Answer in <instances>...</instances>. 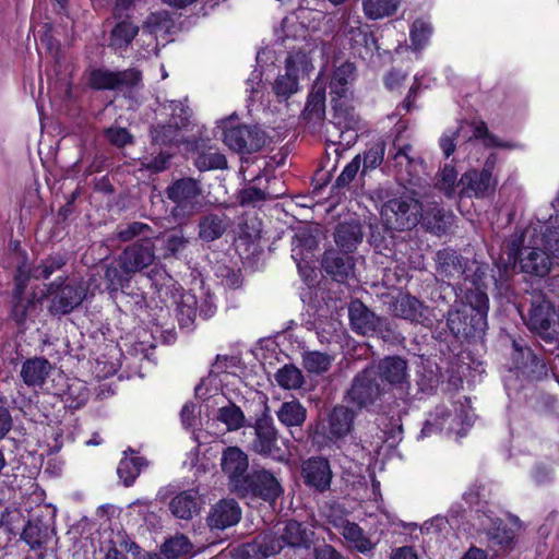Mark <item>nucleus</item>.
Instances as JSON below:
<instances>
[{
    "mask_svg": "<svg viewBox=\"0 0 559 559\" xmlns=\"http://www.w3.org/2000/svg\"><path fill=\"white\" fill-rule=\"evenodd\" d=\"M246 485L248 486L246 491L236 493L241 497L252 495L270 503L275 502L283 493V488L277 478L265 469L255 471L251 475H248Z\"/></svg>",
    "mask_w": 559,
    "mask_h": 559,
    "instance_id": "obj_17",
    "label": "nucleus"
},
{
    "mask_svg": "<svg viewBox=\"0 0 559 559\" xmlns=\"http://www.w3.org/2000/svg\"><path fill=\"white\" fill-rule=\"evenodd\" d=\"M155 260L156 255L152 242H136L126 248L120 254L119 265L121 271L127 276H130L150 267L154 264Z\"/></svg>",
    "mask_w": 559,
    "mask_h": 559,
    "instance_id": "obj_15",
    "label": "nucleus"
},
{
    "mask_svg": "<svg viewBox=\"0 0 559 559\" xmlns=\"http://www.w3.org/2000/svg\"><path fill=\"white\" fill-rule=\"evenodd\" d=\"M227 367V358L217 357L207 377L203 378L200 384L195 388V395L198 399L209 401L214 399L215 404H221L225 397L223 393L224 383H233L229 378L231 374L225 370ZM233 378H235L233 376Z\"/></svg>",
    "mask_w": 559,
    "mask_h": 559,
    "instance_id": "obj_14",
    "label": "nucleus"
},
{
    "mask_svg": "<svg viewBox=\"0 0 559 559\" xmlns=\"http://www.w3.org/2000/svg\"><path fill=\"white\" fill-rule=\"evenodd\" d=\"M312 533L304 528L300 523L289 521L283 528L280 538L266 535L241 545L234 549L233 559H266L278 554L284 545L292 547L307 546L311 542Z\"/></svg>",
    "mask_w": 559,
    "mask_h": 559,
    "instance_id": "obj_5",
    "label": "nucleus"
},
{
    "mask_svg": "<svg viewBox=\"0 0 559 559\" xmlns=\"http://www.w3.org/2000/svg\"><path fill=\"white\" fill-rule=\"evenodd\" d=\"M186 242L187 241L182 234L175 233L167 237L166 243H165V249L168 254H175L176 252H178L180 249H182L185 247Z\"/></svg>",
    "mask_w": 559,
    "mask_h": 559,
    "instance_id": "obj_60",
    "label": "nucleus"
},
{
    "mask_svg": "<svg viewBox=\"0 0 559 559\" xmlns=\"http://www.w3.org/2000/svg\"><path fill=\"white\" fill-rule=\"evenodd\" d=\"M222 469L227 475L230 490L243 492L248 489L246 478L249 467L248 455L237 447H229L224 450L221 459Z\"/></svg>",
    "mask_w": 559,
    "mask_h": 559,
    "instance_id": "obj_12",
    "label": "nucleus"
},
{
    "mask_svg": "<svg viewBox=\"0 0 559 559\" xmlns=\"http://www.w3.org/2000/svg\"><path fill=\"white\" fill-rule=\"evenodd\" d=\"M166 194L175 203L171 212L177 219L188 218L201 207L199 202L201 188L192 178L176 180L167 188Z\"/></svg>",
    "mask_w": 559,
    "mask_h": 559,
    "instance_id": "obj_9",
    "label": "nucleus"
},
{
    "mask_svg": "<svg viewBox=\"0 0 559 559\" xmlns=\"http://www.w3.org/2000/svg\"><path fill=\"white\" fill-rule=\"evenodd\" d=\"M361 166V156L356 155L350 163H348L343 171L340 174V176L336 179V182L338 186H347L349 185L354 178L356 177L358 170Z\"/></svg>",
    "mask_w": 559,
    "mask_h": 559,
    "instance_id": "obj_52",
    "label": "nucleus"
},
{
    "mask_svg": "<svg viewBox=\"0 0 559 559\" xmlns=\"http://www.w3.org/2000/svg\"><path fill=\"white\" fill-rule=\"evenodd\" d=\"M201 504L198 490L189 489L175 496L169 503V509L176 518L190 520L199 513Z\"/></svg>",
    "mask_w": 559,
    "mask_h": 559,
    "instance_id": "obj_28",
    "label": "nucleus"
},
{
    "mask_svg": "<svg viewBox=\"0 0 559 559\" xmlns=\"http://www.w3.org/2000/svg\"><path fill=\"white\" fill-rule=\"evenodd\" d=\"M283 33L282 41L287 47V43L293 40H306V27L296 22L293 16L285 17L282 22ZM316 45L305 41L298 49L292 47L285 61V73L280 74L273 82L272 90L278 99H287L298 92L299 81L309 76L313 70L312 53L316 51Z\"/></svg>",
    "mask_w": 559,
    "mask_h": 559,
    "instance_id": "obj_3",
    "label": "nucleus"
},
{
    "mask_svg": "<svg viewBox=\"0 0 559 559\" xmlns=\"http://www.w3.org/2000/svg\"><path fill=\"white\" fill-rule=\"evenodd\" d=\"M255 439L252 450L261 455H269L282 460L283 455L276 445V431L271 418L263 416L257 419L254 425Z\"/></svg>",
    "mask_w": 559,
    "mask_h": 559,
    "instance_id": "obj_20",
    "label": "nucleus"
},
{
    "mask_svg": "<svg viewBox=\"0 0 559 559\" xmlns=\"http://www.w3.org/2000/svg\"><path fill=\"white\" fill-rule=\"evenodd\" d=\"M554 319L551 304L543 295L535 296L528 312L527 325L538 334H546Z\"/></svg>",
    "mask_w": 559,
    "mask_h": 559,
    "instance_id": "obj_26",
    "label": "nucleus"
},
{
    "mask_svg": "<svg viewBox=\"0 0 559 559\" xmlns=\"http://www.w3.org/2000/svg\"><path fill=\"white\" fill-rule=\"evenodd\" d=\"M406 76L407 74L405 72L393 70L385 76L384 84L388 90L397 91L402 86Z\"/></svg>",
    "mask_w": 559,
    "mask_h": 559,
    "instance_id": "obj_61",
    "label": "nucleus"
},
{
    "mask_svg": "<svg viewBox=\"0 0 559 559\" xmlns=\"http://www.w3.org/2000/svg\"><path fill=\"white\" fill-rule=\"evenodd\" d=\"M376 374L388 384L403 389L408 384L407 364L400 357H386L378 366Z\"/></svg>",
    "mask_w": 559,
    "mask_h": 559,
    "instance_id": "obj_24",
    "label": "nucleus"
},
{
    "mask_svg": "<svg viewBox=\"0 0 559 559\" xmlns=\"http://www.w3.org/2000/svg\"><path fill=\"white\" fill-rule=\"evenodd\" d=\"M275 380L281 388L295 390L302 385L304 376L297 367L285 365L275 373Z\"/></svg>",
    "mask_w": 559,
    "mask_h": 559,
    "instance_id": "obj_44",
    "label": "nucleus"
},
{
    "mask_svg": "<svg viewBox=\"0 0 559 559\" xmlns=\"http://www.w3.org/2000/svg\"><path fill=\"white\" fill-rule=\"evenodd\" d=\"M22 524V514L19 510L7 511L0 518V546H4L16 536Z\"/></svg>",
    "mask_w": 559,
    "mask_h": 559,
    "instance_id": "obj_42",
    "label": "nucleus"
},
{
    "mask_svg": "<svg viewBox=\"0 0 559 559\" xmlns=\"http://www.w3.org/2000/svg\"><path fill=\"white\" fill-rule=\"evenodd\" d=\"M148 226L143 223L134 222L126 227H122L118 230V237L122 241H128L134 238L135 236H139L141 234H144L145 230H148Z\"/></svg>",
    "mask_w": 559,
    "mask_h": 559,
    "instance_id": "obj_55",
    "label": "nucleus"
},
{
    "mask_svg": "<svg viewBox=\"0 0 559 559\" xmlns=\"http://www.w3.org/2000/svg\"><path fill=\"white\" fill-rule=\"evenodd\" d=\"M88 81L90 85L96 90L134 87L140 83L141 74L134 69L123 72L96 69L91 72Z\"/></svg>",
    "mask_w": 559,
    "mask_h": 559,
    "instance_id": "obj_19",
    "label": "nucleus"
},
{
    "mask_svg": "<svg viewBox=\"0 0 559 559\" xmlns=\"http://www.w3.org/2000/svg\"><path fill=\"white\" fill-rule=\"evenodd\" d=\"M432 32V25L428 20H415L409 28L411 48L414 51L424 49L428 45Z\"/></svg>",
    "mask_w": 559,
    "mask_h": 559,
    "instance_id": "obj_40",
    "label": "nucleus"
},
{
    "mask_svg": "<svg viewBox=\"0 0 559 559\" xmlns=\"http://www.w3.org/2000/svg\"><path fill=\"white\" fill-rule=\"evenodd\" d=\"M223 131L224 143L233 151L252 153L260 150L264 143V134L257 128L236 126L230 117L218 126Z\"/></svg>",
    "mask_w": 559,
    "mask_h": 559,
    "instance_id": "obj_10",
    "label": "nucleus"
},
{
    "mask_svg": "<svg viewBox=\"0 0 559 559\" xmlns=\"http://www.w3.org/2000/svg\"><path fill=\"white\" fill-rule=\"evenodd\" d=\"M469 134V139H483L485 145L497 146L503 148H516L518 145L509 142L498 140L496 136L488 133L487 126L483 121L464 122L461 123L455 130L445 131L439 140V145L445 157H449L456 147V138L461 134Z\"/></svg>",
    "mask_w": 559,
    "mask_h": 559,
    "instance_id": "obj_11",
    "label": "nucleus"
},
{
    "mask_svg": "<svg viewBox=\"0 0 559 559\" xmlns=\"http://www.w3.org/2000/svg\"><path fill=\"white\" fill-rule=\"evenodd\" d=\"M333 361V358L320 352H307L302 356L304 367L312 373L325 372Z\"/></svg>",
    "mask_w": 559,
    "mask_h": 559,
    "instance_id": "obj_48",
    "label": "nucleus"
},
{
    "mask_svg": "<svg viewBox=\"0 0 559 559\" xmlns=\"http://www.w3.org/2000/svg\"><path fill=\"white\" fill-rule=\"evenodd\" d=\"M361 238L360 227L356 223L340 224L335 233V242L345 252L354 250Z\"/></svg>",
    "mask_w": 559,
    "mask_h": 559,
    "instance_id": "obj_38",
    "label": "nucleus"
},
{
    "mask_svg": "<svg viewBox=\"0 0 559 559\" xmlns=\"http://www.w3.org/2000/svg\"><path fill=\"white\" fill-rule=\"evenodd\" d=\"M499 157L496 153L489 154L481 170L469 169L465 171L460 180L461 190L459 193L466 197L487 198L495 193L498 186L497 166Z\"/></svg>",
    "mask_w": 559,
    "mask_h": 559,
    "instance_id": "obj_7",
    "label": "nucleus"
},
{
    "mask_svg": "<svg viewBox=\"0 0 559 559\" xmlns=\"http://www.w3.org/2000/svg\"><path fill=\"white\" fill-rule=\"evenodd\" d=\"M138 26L131 22L123 21L111 31L110 45L115 48L128 46L138 34Z\"/></svg>",
    "mask_w": 559,
    "mask_h": 559,
    "instance_id": "obj_46",
    "label": "nucleus"
},
{
    "mask_svg": "<svg viewBox=\"0 0 559 559\" xmlns=\"http://www.w3.org/2000/svg\"><path fill=\"white\" fill-rule=\"evenodd\" d=\"M437 186L440 190H442L448 197H452L455 194L456 189L461 190L457 180V171L451 165H445L438 179Z\"/></svg>",
    "mask_w": 559,
    "mask_h": 559,
    "instance_id": "obj_50",
    "label": "nucleus"
},
{
    "mask_svg": "<svg viewBox=\"0 0 559 559\" xmlns=\"http://www.w3.org/2000/svg\"><path fill=\"white\" fill-rule=\"evenodd\" d=\"M479 521L490 547L498 551L511 545L514 539V532L502 525L499 519H493L487 514H483L479 516Z\"/></svg>",
    "mask_w": 559,
    "mask_h": 559,
    "instance_id": "obj_25",
    "label": "nucleus"
},
{
    "mask_svg": "<svg viewBox=\"0 0 559 559\" xmlns=\"http://www.w3.org/2000/svg\"><path fill=\"white\" fill-rule=\"evenodd\" d=\"M471 426L472 416L467 413L463 411L457 413L456 407L455 412L452 413L448 407L439 406L427 417L420 437H428L437 432L463 437Z\"/></svg>",
    "mask_w": 559,
    "mask_h": 559,
    "instance_id": "obj_8",
    "label": "nucleus"
},
{
    "mask_svg": "<svg viewBox=\"0 0 559 559\" xmlns=\"http://www.w3.org/2000/svg\"><path fill=\"white\" fill-rule=\"evenodd\" d=\"M374 369L367 368L355 378L347 394L353 404L358 407H366L373 404L384 392V388L374 382Z\"/></svg>",
    "mask_w": 559,
    "mask_h": 559,
    "instance_id": "obj_16",
    "label": "nucleus"
},
{
    "mask_svg": "<svg viewBox=\"0 0 559 559\" xmlns=\"http://www.w3.org/2000/svg\"><path fill=\"white\" fill-rule=\"evenodd\" d=\"M324 270L333 275L337 281H343L353 274L354 262L353 258L348 254L338 255L330 251L325 254L323 260Z\"/></svg>",
    "mask_w": 559,
    "mask_h": 559,
    "instance_id": "obj_33",
    "label": "nucleus"
},
{
    "mask_svg": "<svg viewBox=\"0 0 559 559\" xmlns=\"http://www.w3.org/2000/svg\"><path fill=\"white\" fill-rule=\"evenodd\" d=\"M192 546L183 535L175 536L164 543L159 554H150L146 559H185L191 554Z\"/></svg>",
    "mask_w": 559,
    "mask_h": 559,
    "instance_id": "obj_32",
    "label": "nucleus"
},
{
    "mask_svg": "<svg viewBox=\"0 0 559 559\" xmlns=\"http://www.w3.org/2000/svg\"><path fill=\"white\" fill-rule=\"evenodd\" d=\"M355 67L350 62H344L333 72L331 87L332 118L326 124V139L337 145L336 151L348 150L358 139L361 129L359 117L352 105L353 96L349 84L354 80Z\"/></svg>",
    "mask_w": 559,
    "mask_h": 559,
    "instance_id": "obj_2",
    "label": "nucleus"
},
{
    "mask_svg": "<svg viewBox=\"0 0 559 559\" xmlns=\"http://www.w3.org/2000/svg\"><path fill=\"white\" fill-rule=\"evenodd\" d=\"M195 166L202 171L210 169H223L227 166V160L223 154L210 148L207 152L199 154L195 159Z\"/></svg>",
    "mask_w": 559,
    "mask_h": 559,
    "instance_id": "obj_49",
    "label": "nucleus"
},
{
    "mask_svg": "<svg viewBox=\"0 0 559 559\" xmlns=\"http://www.w3.org/2000/svg\"><path fill=\"white\" fill-rule=\"evenodd\" d=\"M392 313L411 322L425 323L429 320V309L416 297L400 294L391 304Z\"/></svg>",
    "mask_w": 559,
    "mask_h": 559,
    "instance_id": "obj_21",
    "label": "nucleus"
},
{
    "mask_svg": "<svg viewBox=\"0 0 559 559\" xmlns=\"http://www.w3.org/2000/svg\"><path fill=\"white\" fill-rule=\"evenodd\" d=\"M391 559H418V557L412 547L404 546V547L397 548L393 552Z\"/></svg>",
    "mask_w": 559,
    "mask_h": 559,
    "instance_id": "obj_64",
    "label": "nucleus"
},
{
    "mask_svg": "<svg viewBox=\"0 0 559 559\" xmlns=\"http://www.w3.org/2000/svg\"><path fill=\"white\" fill-rule=\"evenodd\" d=\"M449 521L443 516H435L429 521H426L421 527L423 532L427 534H438L447 530Z\"/></svg>",
    "mask_w": 559,
    "mask_h": 559,
    "instance_id": "obj_57",
    "label": "nucleus"
},
{
    "mask_svg": "<svg viewBox=\"0 0 559 559\" xmlns=\"http://www.w3.org/2000/svg\"><path fill=\"white\" fill-rule=\"evenodd\" d=\"M401 0H361L362 12L369 20H381L396 13Z\"/></svg>",
    "mask_w": 559,
    "mask_h": 559,
    "instance_id": "obj_35",
    "label": "nucleus"
},
{
    "mask_svg": "<svg viewBox=\"0 0 559 559\" xmlns=\"http://www.w3.org/2000/svg\"><path fill=\"white\" fill-rule=\"evenodd\" d=\"M108 141L117 146H123L131 141V135L127 129L112 127L106 131Z\"/></svg>",
    "mask_w": 559,
    "mask_h": 559,
    "instance_id": "obj_56",
    "label": "nucleus"
},
{
    "mask_svg": "<svg viewBox=\"0 0 559 559\" xmlns=\"http://www.w3.org/2000/svg\"><path fill=\"white\" fill-rule=\"evenodd\" d=\"M354 414L345 406L335 407L329 417L330 435L334 438L346 436L353 427Z\"/></svg>",
    "mask_w": 559,
    "mask_h": 559,
    "instance_id": "obj_37",
    "label": "nucleus"
},
{
    "mask_svg": "<svg viewBox=\"0 0 559 559\" xmlns=\"http://www.w3.org/2000/svg\"><path fill=\"white\" fill-rule=\"evenodd\" d=\"M227 225L224 214H209L199 223V236L204 241H213L224 234Z\"/></svg>",
    "mask_w": 559,
    "mask_h": 559,
    "instance_id": "obj_36",
    "label": "nucleus"
},
{
    "mask_svg": "<svg viewBox=\"0 0 559 559\" xmlns=\"http://www.w3.org/2000/svg\"><path fill=\"white\" fill-rule=\"evenodd\" d=\"M556 215L549 222L530 224L507 247L509 262L519 260L520 269L531 276L544 277L551 269L547 250L559 258V191L552 203Z\"/></svg>",
    "mask_w": 559,
    "mask_h": 559,
    "instance_id": "obj_1",
    "label": "nucleus"
},
{
    "mask_svg": "<svg viewBox=\"0 0 559 559\" xmlns=\"http://www.w3.org/2000/svg\"><path fill=\"white\" fill-rule=\"evenodd\" d=\"M302 477L307 485L323 491L330 487L332 472L325 459L311 457L301 466Z\"/></svg>",
    "mask_w": 559,
    "mask_h": 559,
    "instance_id": "obj_23",
    "label": "nucleus"
},
{
    "mask_svg": "<svg viewBox=\"0 0 559 559\" xmlns=\"http://www.w3.org/2000/svg\"><path fill=\"white\" fill-rule=\"evenodd\" d=\"M51 369L52 366L46 358L33 357L23 362L20 374L27 386L37 388L46 382Z\"/></svg>",
    "mask_w": 559,
    "mask_h": 559,
    "instance_id": "obj_27",
    "label": "nucleus"
},
{
    "mask_svg": "<svg viewBox=\"0 0 559 559\" xmlns=\"http://www.w3.org/2000/svg\"><path fill=\"white\" fill-rule=\"evenodd\" d=\"M197 407L194 404H186L180 413L181 421L186 427H192L195 419Z\"/></svg>",
    "mask_w": 559,
    "mask_h": 559,
    "instance_id": "obj_63",
    "label": "nucleus"
},
{
    "mask_svg": "<svg viewBox=\"0 0 559 559\" xmlns=\"http://www.w3.org/2000/svg\"><path fill=\"white\" fill-rule=\"evenodd\" d=\"M217 419L225 424L228 430H237L245 424V415L240 407L229 403L228 405L221 406L218 409Z\"/></svg>",
    "mask_w": 559,
    "mask_h": 559,
    "instance_id": "obj_47",
    "label": "nucleus"
},
{
    "mask_svg": "<svg viewBox=\"0 0 559 559\" xmlns=\"http://www.w3.org/2000/svg\"><path fill=\"white\" fill-rule=\"evenodd\" d=\"M448 218L437 205L424 210L417 200L409 197L394 198L381 207L382 223L391 230L408 229L423 221L427 229L438 234L444 229Z\"/></svg>",
    "mask_w": 559,
    "mask_h": 559,
    "instance_id": "obj_4",
    "label": "nucleus"
},
{
    "mask_svg": "<svg viewBox=\"0 0 559 559\" xmlns=\"http://www.w3.org/2000/svg\"><path fill=\"white\" fill-rule=\"evenodd\" d=\"M171 114V123L163 126L153 131V139L160 143H175L179 144L183 141V136L179 138L178 132L181 131L189 119V108L181 100H171L168 105Z\"/></svg>",
    "mask_w": 559,
    "mask_h": 559,
    "instance_id": "obj_18",
    "label": "nucleus"
},
{
    "mask_svg": "<svg viewBox=\"0 0 559 559\" xmlns=\"http://www.w3.org/2000/svg\"><path fill=\"white\" fill-rule=\"evenodd\" d=\"M82 293L73 286L61 287L53 296L50 311L55 314H67L82 301Z\"/></svg>",
    "mask_w": 559,
    "mask_h": 559,
    "instance_id": "obj_31",
    "label": "nucleus"
},
{
    "mask_svg": "<svg viewBox=\"0 0 559 559\" xmlns=\"http://www.w3.org/2000/svg\"><path fill=\"white\" fill-rule=\"evenodd\" d=\"M88 389L86 383L78 378H71L67 381V388L60 393L66 407L76 409L88 400Z\"/></svg>",
    "mask_w": 559,
    "mask_h": 559,
    "instance_id": "obj_34",
    "label": "nucleus"
},
{
    "mask_svg": "<svg viewBox=\"0 0 559 559\" xmlns=\"http://www.w3.org/2000/svg\"><path fill=\"white\" fill-rule=\"evenodd\" d=\"M267 61H273V51L269 48H263L257 53V63L260 68L254 69L250 76L247 80V93H249V98L255 100L261 92L262 87V70L261 68Z\"/></svg>",
    "mask_w": 559,
    "mask_h": 559,
    "instance_id": "obj_39",
    "label": "nucleus"
},
{
    "mask_svg": "<svg viewBox=\"0 0 559 559\" xmlns=\"http://www.w3.org/2000/svg\"><path fill=\"white\" fill-rule=\"evenodd\" d=\"M41 527L38 524L32 522H28L22 532V538L32 548H36L41 544Z\"/></svg>",
    "mask_w": 559,
    "mask_h": 559,
    "instance_id": "obj_53",
    "label": "nucleus"
},
{
    "mask_svg": "<svg viewBox=\"0 0 559 559\" xmlns=\"http://www.w3.org/2000/svg\"><path fill=\"white\" fill-rule=\"evenodd\" d=\"M62 263L61 260H47L34 271V276L37 278H48L57 269L61 267Z\"/></svg>",
    "mask_w": 559,
    "mask_h": 559,
    "instance_id": "obj_59",
    "label": "nucleus"
},
{
    "mask_svg": "<svg viewBox=\"0 0 559 559\" xmlns=\"http://www.w3.org/2000/svg\"><path fill=\"white\" fill-rule=\"evenodd\" d=\"M331 523L343 535L346 542L360 552H368L373 549V543L365 536L362 530L353 522L345 519H334Z\"/></svg>",
    "mask_w": 559,
    "mask_h": 559,
    "instance_id": "obj_29",
    "label": "nucleus"
},
{
    "mask_svg": "<svg viewBox=\"0 0 559 559\" xmlns=\"http://www.w3.org/2000/svg\"><path fill=\"white\" fill-rule=\"evenodd\" d=\"M488 308L486 293L476 288L466 294L465 302L449 312L448 325L455 335L483 333L487 326Z\"/></svg>",
    "mask_w": 559,
    "mask_h": 559,
    "instance_id": "obj_6",
    "label": "nucleus"
},
{
    "mask_svg": "<svg viewBox=\"0 0 559 559\" xmlns=\"http://www.w3.org/2000/svg\"><path fill=\"white\" fill-rule=\"evenodd\" d=\"M384 143L377 142L370 146L368 151H366L364 154L362 173H366L369 169H374L382 163L384 157Z\"/></svg>",
    "mask_w": 559,
    "mask_h": 559,
    "instance_id": "obj_51",
    "label": "nucleus"
},
{
    "mask_svg": "<svg viewBox=\"0 0 559 559\" xmlns=\"http://www.w3.org/2000/svg\"><path fill=\"white\" fill-rule=\"evenodd\" d=\"M438 382V377L433 373L432 370L420 374L417 380L419 391L425 394L430 393L437 386Z\"/></svg>",
    "mask_w": 559,
    "mask_h": 559,
    "instance_id": "obj_58",
    "label": "nucleus"
},
{
    "mask_svg": "<svg viewBox=\"0 0 559 559\" xmlns=\"http://www.w3.org/2000/svg\"><path fill=\"white\" fill-rule=\"evenodd\" d=\"M36 302L34 298L23 297V287L19 283L14 292V302L12 307V318L17 323H23L35 310Z\"/></svg>",
    "mask_w": 559,
    "mask_h": 559,
    "instance_id": "obj_43",
    "label": "nucleus"
},
{
    "mask_svg": "<svg viewBox=\"0 0 559 559\" xmlns=\"http://www.w3.org/2000/svg\"><path fill=\"white\" fill-rule=\"evenodd\" d=\"M325 114V82L320 72L308 96L304 117L308 121H320Z\"/></svg>",
    "mask_w": 559,
    "mask_h": 559,
    "instance_id": "obj_30",
    "label": "nucleus"
},
{
    "mask_svg": "<svg viewBox=\"0 0 559 559\" xmlns=\"http://www.w3.org/2000/svg\"><path fill=\"white\" fill-rule=\"evenodd\" d=\"M350 325L354 331L361 335L379 333L383 338L390 337L391 330L389 323L374 316L359 300H353L348 307Z\"/></svg>",
    "mask_w": 559,
    "mask_h": 559,
    "instance_id": "obj_13",
    "label": "nucleus"
},
{
    "mask_svg": "<svg viewBox=\"0 0 559 559\" xmlns=\"http://www.w3.org/2000/svg\"><path fill=\"white\" fill-rule=\"evenodd\" d=\"M143 465V459L139 456H124L118 465V476L126 486H130L139 476Z\"/></svg>",
    "mask_w": 559,
    "mask_h": 559,
    "instance_id": "obj_45",
    "label": "nucleus"
},
{
    "mask_svg": "<svg viewBox=\"0 0 559 559\" xmlns=\"http://www.w3.org/2000/svg\"><path fill=\"white\" fill-rule=\"evenodd\" d=\"M168 24V14L166 12L152 13L144 23V28L150 34H155Z\"/></svg>",
    "mask_w": 559,
    "mask_h": 559,
    "instance_id": "obj_54",
    "label": "nucleus"
},
{
    "mask_svg": "<svg viewBox=\"0 0 559 559\" xmlns=\"http://www.w3.org/2000/svg\"><path fill=\"white\" fill-rule=\"evenodd\" d=\"M314 559H345L336 549L330 545H322L316 548Z\"/></svg>",
    "mask_w": 559,
    "mask_h": 559,
    "instance_id": "obj_62",
    "label": "nucleus"
},
{
    "mask_svg": "<svg viewBox=\"0 0 559 559\" xmlns=\"http://www.w3.org/2000/svg\"><path fill=\"white\" fill-rule=\"evenodd\" d=\"M277 417L288 427L300 426L306 420V408L297 401L285 402L278 409Z\"/></svg>",
    "mask_w": 559,
    "mask_h": 559,
    "instance_id": "obj_41",
    "label": "nucleus"
},
{
    "mask_svg": "<svg viewBox=\"0 0 559 559\" xmlns=\"http://www.w3.org/2000/svg\"><path fill=\"white\" fill-rule=\"evenodd\" d=\"M241 519V509L233 499L218 501L207 516V524L211 528L225 530L236 525Z\"/></svg>",
    "mask_w": 559,
    "mask_h": 559,
    "instance_id": "obj_22",
    "label": "nucleus"
}]
</instances>
